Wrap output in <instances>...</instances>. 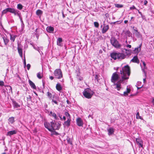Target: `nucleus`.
<instances>
[{"instance_id":"obj_1","label":"nucleus","mask_w":154,"mask_h":154,"mask_svg":"<svg viewBox=\"0 0 154 154\" xmlns=\"http://www.w3.org/2000/svg\"><path fill=\"white\" fill-rule=\"evenodd\" d=\"M130 74V68L128 65L122 67L120 69L119 74L117 72L113 73L111 77V81L114 83V88L119 91L122 88L121 83L128 79Z\"/></svg>"},{"instance_id":"obj_2","label":"nucleus","mask_w":154,"mask_h":154,"mask_svg":"<svg viewBox=\"0 0 154 154\" xmlns=\"http://www.w3.org/2000/svg\"><path fill=\"white\" fill-rule=\"evenodd\" d=\"M44 125L45 128L49 131H52L54 129H59L60 126V124L58 122L55 121H52L50 123L45 122Z\"/></svg>"},{"instance_id":"obj_3","label":"nucleus","mask_w":154,"mask_h":154,"mask_svg":"<svg viewBox=\"0 0 154 154\" xmlns=\"http://www.w3.org/2000/svg\"><path fill=\"white\" fill-rule=\"evenodd\" d=\"M126 56V55L122 53L114 52L111 54V57L114 60L118 59L119 60H122L125 59Z\"/></svg>"},{"instance_id":"obj_4","label":"nucleus","mask_w":154,"mask_h":154,"mask_svg":"<svg viewBox=\"0 0 154 154\" xmlns=\"http://www.w3.org/2000/svg\"><path fill=\"white\" fill-rule=\"evenodd\" d=\"M83 93V95L88 99L91 98L93 94V91L89 88L85 89Z\"/></svg>"},{"instance_id":"obj_5","label":"nucleus","mask_w":154,"mask_h":154,"mask_svg":"<svg viewBox=\"0 0 154 154\" xmlns=\"http://www.w3.org/2000/svg\"><path fill=\"white\" fill-rule=\"evenodd\" d=\"M55 77L58 79H60L63 77V74L60 69H56L54 72Z\"/></svg>"},{"instance_id":"obj_6","label":"nucleus","mask_w":154,"mask_h":154,"mask_svg":"<svg viewBox=\"0 0 154 154\" xmlns=\"http://www.w3.org/2000/svg\"><path fill=\"white\" fill-rule=\"evenodd\" d=\"M111 43L112 45L116 48H119L121 45L119 44L118 42L115 38H112L110 40Z\"/></svg>"},{"instance_id":"obj_7","label":"nucleus","mask_w":154,"mask_h":154,"mask_svg":"<svg viewBox=\"0 0 154 154\" xmlns=\"http://www.w3.org/2000/svg\"><path fill=\"white\" fill-rule=\"evenodd\" d=\"M10 13L13 14L14 15H17L20 18V13L19 11L13 8H11Z\"/></svg>"},{"instance_id":"obj_8","label":"nucleus","mask_w":154,"mask_h":154,"mask_svg":"<svg viewBox=\"0 0 154 154\" xmlns=\"http://www.w3.org/2000/svg\"><path fill=\"white\" fill-rule=\"evenodd\" d=\"M76 122L77 125L79 126H82L83 125V122L81 119L80 118H79L77 119Z\"/></svg>"},{"instance_id":"obj_9","label":"nucleus","mask_w":154,"mask_h":154,"mask_svg":"<svg viewBox=\"0 0 154 154\" xmlns=\"http://www.w3.org/2000/svg\"><path fill=\"white\" fill-rule=\"evenodd\" d=\"M47 31L50 33H52L54 31V28L51 26H48L46 28Z\"/></svg>"},{"instance_id":"obj_10","label":"nucleus","mask_w":154,"mask_h":154,"mask_svg":"<svg viewBox=\"0 0 154 154\" xmlns=\"http://www.w3.org/2000/svg\"><path fill=\"white\" fill-rule=\"evenodd\" d=\"M136 141L137 143L139 145L140 147L143 146V142L141 139L138 138L136 139Z\"/></svg>"},{"instance_id":"obj_11","label":"nucleus","mask_w":154,"mask_h":154,"mask_svg":"<svg viewBox=\"0 0 154 154\" xmlns=\"http://www.w3.org/2000/svg\"><path fill=\"white\" fill-rule=\"evenodd\" d=\"M131 61L133 62L136 63H139V61L138 60L137 56H134L133 59L131 60Z\"/></svg>"},{"instance_id":"obj_12","label":"nucleus","mask_w":154,"mask_h":154,"mask_svg":"<svg viewBox=\"0 0 154 154\" xmlns=\"http://www.w3.org/2000/svg\"><path fill=\"white\" fill-rule=\"evenodd\" d=\"M11 8H8L3 10L2 12V15L5 14L8 12H11Z\"/></svg>"},{"instance_id":"obj_13","label":"nucleus","mask_w":154,"mask_h":154,"mask_svg":"<svg viewBox=\"0 0 154 154\" xmlns=\"http://www.w3.org/2000/svg\"><path fill=\"white\" fill-rule=\"evenodd\" d=\"M13 103L14 107L15 109L18 108L20 106L15 101H13Z\"/></svg>"},{"instance_id":"obj_14","label":"nucleus","mask_w":154,"mask_h":154,"mask_svg":"<svg viewBox=\"0 0 154 154\" xmlns=\"http://www.w3.org/2000/svg\"><path fill=\"white\" fill-rule=\"evenodd\" d=\"M62 42V39L61 38H58L57 41V44L59 46H62V44L61 43Z\"/></svg>"},{"instance_id":"obj_15","label":"nucleus","mask_w":154,"mask_h":154,"mask_svg":"<svg viewBox=\"0 0 154 154\" xmlns=\"http://www.w3.org/2000/svg\"><path fill=\"white\" fill-rule=\"evenodd\" d=\"M130 91L131 89L130 88H128V87H127L126 91L124 92V94H122V95H123L125 96H126L128 95V94L130 93Z\"/></svg>"},{"instance_id":"obj_16","label":"nucleus","mask_w":154,"mask_h":154,"mask_svg":"<svg viewBox=\"0 0 154 154\" xmlns=\"http://www.w3.org/2000/svg\"><path fill=\"white\" fill-rule=\"evenodd\" d=\"M29 82L30 86L32 88L34 89L36 88V86L33 82L30 80H29Z\"/></svg>"},{"instance_id":"obj_17","label":"nucleus","mask_w":154,"mask_h":154,"mask_svg":"<svg viewBox=\"0 0 154 154\" xmlns=\"http://www.w3.org/2000/svg\"><path fill=\"white\" fill-rule=\"evenodd\" d=\"M49 115L54 117L55 119H57V116L56 114L54 112H53L52 111H50Z\"/></svg>"},{"instance_id":"obj_18","label":"nucleus","mask_w":154,"mask_h":154,"mask_svg":"<svg viewBox=\"0 0 154 154\" xmlns=\"http://www.w3.org/2000/svg\"><path fill=\"white\" fill-rule=\"evenodd\" d=\"M108 134L109 135L112 134L114 132V129L110 128L108 129Z\"/></svg>"},{"instance_id":"obj_19","label":"nucleus","mask_w":154,"mask_h":154,"mask_svg":"<svg viewBox=\"0 0 154 154\" xmlns=\"http://www.w3.org/2000/svg\"><path fill=\"white\" fill-rule=\"evenodd\" d=\"M17 133V131L15 130H13L9 131L8 133V135L11 136L14 134H15Z\"/></svg>"},{"instance_id":"obj_20","label":"nucleus","mask_w":154,"mask_h":154,"mask_svg":"<svg viewBox=\"0 0 154 154\" xmlns=\"http://www.w3.org/2000/svg\"><path fill=\"white\" fill-rule=\"evenodd\" d=\"M109 28V26L108 25L105 26L103 27V28L102 32L103 33H105L106 31L108 30Z\"/></svg>"},{"instance_id":"obj_21","label":"nucleus","mask_w":154,"mask_h":154,"mask_svg":"<svg viewBox=\"0 0 154 154\" xmlns=\"http://www.w3.org/2000/svg\"><path fill=\"white\" fill-rule=\"evenodd\" d=\"M70 121L71 119H67V120L64 122V125L68 127L70 125Z\"/></svg>"},{"instance_id":"obj_22","label":"nucleus","mask_w":154,"mask_h":154,"mask_svg":"<svg viewBox=\"0 0 154 154\" xmlns=\"http://www.w3.org/2000/svg\"><path fill=\"white\" fill-rule=\"evenodd\" d=\"M18 52L21 57H22L23 55V50L20 47H18L17 48Z\"/></svg>"},{"instance_id":"obj_23","label":"nucleus","mask_w":154,"mask_h":154,"mask_svg":"<svg viewBox=\"0 0 154 154\" xmlns=\"http://www.w3.org/2000/svg\"><path fill=\"white\" fill-rule=\"evenodd\" d=\"M8 121L9 123L12 124L15 121L14 118L13 117H10L8 119Z\"/></svg>"},{"instance_id":"obj_24","label":"nucleus","mask_w":154,"mask_h":154,"mask_svg":"<svg viewBox=\"0 0 154 154\" xmlns=\"http://www.w3.org/2000/svg\"><path fill=\"white\" fill-rule=\"evenodd\" d=\"M3 38L5 44L6 45L9 41V40L7 39L6 37L4 36Z\"/></svg>"},{"instance_id":"obj_25","label":"nucleus","mask_w":154,"mask_h":154,"mask_svg":"<svg viewBox=\"0 0 154 154\" xmlns=\"http://www.w3.org/2000/svg\"><path fill=\"white\" fill-rule=\"evenodd\" d=\"M141 45H140L139 47L135 48L134 50V51L136 53H138L141 50Z\"/></svg>"},{"instance_id":"obj_26","label":"nucleus","mask_w":154,"mask_h":154,"mask_svg":"<svg viewBox=\"0 0 154 154\" xmlns=\"http://www.w3.org/2000/svg\"><path fill=\"white\" fill-rule=\"evenodd\" d=\"M56 88L57 89L58 91H60L62 89V88L61 87V85L59 83H57L56 85Z\"/></svg>"},{"instance_id":"obj_27","label":"nucleus","mask_w":154,"mask_h":154,"mask_svg":"<svg viewBox=\"0 0 154 154\" xmlns=\"http://www.w3.org/2000/svg\"><path fill=\"white\" fill-rule=\"evenodd\" d=\"M42 13V11L40 10H38L36 11V14L38 16H40Z\"/></svg>"},{"instance_id":"obj_28","label":"nucleus","mask_w":154,"mask_h":154,"mask_svg":"<svg viewBox=\"0 0 154 154\" xmlns=\"http://www.w3.org/2000/svg\"><path fill=\"white\" fill-rule=\"evenodd\" d=\"M37 75L38 78L39 79H41L43 75L42 72H38L37 73Z\"/></svg>"},{"instance_id":"obj_29","label":"nucleus","mask_w":154,"mask_h":154,"mask_svg":"<svg viewBox=\"0 0 154 154\" xmlns=\"http://www.w3.org/2000/svg\"><path fill=\"white\" fill-rule=\"evenodd\" d=\"M10 36L11 40L13 42H14L15 40L16 36L14 35H12L11 34L10 35Z\"/></svg>"},{"instance_id":"obj_30","label":"nucleus","mask_w":154,"mask_h":154,"mask_svg":"<svg viewBox=\"0 0 154 154\" xmlns=\"http://www.w3.org/2000/svg\"><path fill=\"white\" fill-rule=\"evenodd\" d=\"M65 116H66L67 119H71L70 114L67 112H65Z\"/></svg>"},{"instance_id":"obj_31","label":"nucleus","mask_w":154,"mask_h":154,"mask_svg":"<svg viewBox=\"0 0 154 154\" xmlns=\"http://www.w3.org/2000/svg\"><path fill=\"white\" fill-rule=\"evenodd\" d=\"M23 8L22 5L20 4H18L17 5V8L19 10H21Z\"/></svg>"},{"instance_id":"obj_32","label":"nucleus","mask_w":154,"mask_h":154,"mask_svg":"<svg viewBox=\"0 0 154 154\" xmlns=\"http://www.w3.org/2000/svg\"><path fill=\"white\" fill-rule=\"evenodd\" d=\"M56 129H54L52 131H50L51 132V135H57L58 134V133L55 131V130Z\"/></svg>"},{"instance_id":"obj_33","label":"nucleus","mask_w":154,"mask_h":154,"mask_svg":"<svg viewBox=\"0 0 154 154\" xmlns=\"http://www.w3.org/2000/svg\"><path fill=\"white\" fill-rule=\"evenodd\" d=\"M136 118L137 119H143L141 116H139V112H137L136 115Z\"/></svg>"},{"instance_id":"obj_34","label":"nucleus","mask_w":154,"mask_h":154,"mask_svg":"<svg viewBox=\"0 0 154 154\" xmlns=\"http://www.w3.org/2000/svg\"><path fill=\"white\" fill-rule=\"evenodd\" d=\"M115 6L116 7L121 8L123 7V5L120 4H115Z\"/></svg>"},{"instance_id":"obj_35","label":"nucleus","mask_w":154,"mask_h":154,"mask_svg":"<svg viewBox=\"0 0 154 154\" xmlns=\"http://www.w3.org/2000/svg\"><path fill=\"white\" fill-rule=\"evenodd\" d=\"M94 24L95 26L96 27H98L99 26L98 23L97 22H95L94 23Z\"/></svg>"},{"instance_id":"obj_36","label":"nucleus","mask_w":154,"mask_h":154,"mask_svg":"<svg viewBox=\"0 0 154 154\" xmlns=\"http://www.w3.org/2000/svg\"><path fill=\"white\" fill-rule=\"evenodd\" d=\"M47 96L50 98H51L52 96L51 93L49 92H47Z\"/></svg>"},{"instance_id":"obj_37","label":"nucleus","mask_w":154,"mask_h":154,"mask_svg":"<svg viewBox=\"0 0 154 154\" xmlns=\"http://www.w3.org/2000/svg\"><path fill=\"white\" fill-rule=\"evenodd\" d=\"M125 51H126V53L127 54H130V53H131V50H128L127 49H125Z\"/></svg>"},{"instance_id":"obj_38","label":"nucleus","mask_w":154,"mask_h":154,"mask_svg":"<svg viewBox=\"0 0 154 154\" xmlns=\"http://www.w3.org/2000/svg\"><path fill=\"white\" fill-rule=\"evenodd\" d=\"M130 10L136 9V8H135V7L133 5L132 7H130Z\"/></svg>"},{"instance_id":"obj_39","label":"nucleus","mask_w":154,"mask_h":154,"mask_svg":"<svg viewBox=\"0 0 154 154\" xmlns=\"http://www.w3.org/2000/svg\"><path fill=\"white\" fill-rule=\"evenodd\" d=\"M4 83L2 81H0V86H3L4 85Z\"/></svg>"},{"instance_id":"obj_40","label":"nucleus","mask_w":154,"mask_h":154,"mask_svg":"<svg viewBox=\"0 0 154 154\" xmlns=\"http://www.w3.org/2000/svg\"><path fill=\"white\" fill-rule=\"evenodd\" d=\"M27 68L28 70H29L30 67V65L29 64H28L27 65Z\"/></svg>"},{"instance_id":"obj_41","label":"nucleus","mask_w":154,"mask_h":154,"mask_svg":"<svg viewBox=\"0 0 154 154\" xmlns=\"http://www.w3.org/2000/svg\"><path fill=\"white\" fill-rule=\"evenodd\" d=\"M52 102L56 104L57 105L58 104V102L56 100H52Z\"/></svg>"},{"instance_id":"obj_42","label":"nucleus","mask_w":154,"mask_h":154,"mask_svg":"<svg viewBox=\"0 0 154 154\" xmlns=\"http://www.w3.org/2000/svg\"><path fill=\"white\" fill-rule=\"evenodd\" d=\"M126 33L128 34V36L130 37L131 36V33L130 31H127L126 32Z\"/></svg>"},{"instance_id":"obj_43","label":"nucleus","mask_w":154,"mask_h":154,"mask_svg":"<svg viewBox=\"0 0 154 154\" xmlns=\"http://www.w3.org/2000/svg\"><path fill=\"white\" fill-rule=\"evenodd\" d=\"M126 47L127 48H131V46L130 45H126Z\"/></svg>"},{"instance_id":"obj_44","label":"nucleus","mask_w":154,"mask_h":154,"mask_svg":"<svg viewBox=\"0 0 154 154\" xmlns=\"http://www.w3.org/2000/svg\"><path fill=\"white\" fill-rule=\"evenodd\" d=\"M143 65L144 67V69H146V64L145 63V62H143Z\"/></svg>"},{"instance_id":"obj_45","label":"nucleus","mask_w":154,"mask_h":154,"mask_svg":"<svg viewBox=\"0 0 154 154\" xmlns=\"http://www.w3.org/2000/svg\"><path fill=\"white\" fill-rule=\"evenodd\" d=\"M152 103L153 105H154V97L152 98Z\"/></svg>"},{"instance_id":"obj_46","label":"nucleus","mask_w":154,"mask_h":154,"mask_svg":"<svg viewBox=\"0 0 154 154\" xmlns=\"http://www.w3.org/2000/svg\"><path fill=\"white\" fill-rule=\"evenodd\" d=\"M50 79L51 80H53L54 79V77L52 76H50L49 77Z\"/></svg>"},{"instance_id":"obj_47","label":"nucleus","mask_w":154,"mask_h":154,"mask_svg":"<svg viewBox=\"0 0 154 154\" xmlns=\"http://www.w3.org/2000/svg\"><path fill=\"white\" fill-rule=\"evenodd\" d=\"M147 1H146V0H145V1H144V5H146L147 4Z\"/></svg>"},{"instance_id":"obj_48","label":"nucleus","mask_w":154,"mask_h":154,"mask_svg":"<svg viewBox=\"0 0 154 154\" xmlns=\"http://www.w3.org/2000/svg\"><path fill=\"white\" fill-rule=\"evenodd\" d=\"M141 83V82H137V85L138 86H140V85Z\"/></svg>"},{"instance_id":"obj_49","label":"nucleus","mask_w":154,"mask_h":154,"mask_svg":"<svg viewBox=\"0 0 154 154\" xmlns=\"http://www.w3.org/2000/svg\"><path fill=\"white\" fill-rule=\"evenodd\" d=\"M24 66L25 67L26 66V61L25 60H24Z\"/></svg>"},{"instance_id":"obj_50","label":"nucleus","mask_w":154,"mask_h":154,"mask_svg":"<svg viewBox=\"0 0 154 154\" xmlns=\"http://www.w3.org/2000/svg\"><path fill=\"white\" fill-rule=\"evenodd\" d=\"M66 117L65 116H63V119L64 120H65L66 119Z\"/></svg>"},{"instance_id":"obj_51","label":"nucleus","mask_w":154,"mask_h":154,"mask_svg":"<svg viewBox=\"0 0 154 154\" xmlns=\"http://www.w3.org/2000/svg\"><path fill=\"white\" fill-rule=\"evenodd\" d=\"M135 31L136 32V34L137 35L139 34V33L137 32V30H135Z\"/></svg>"},{"instance_id":"obj_52","label":"nucleus","mask_w":154,"mask_h":154,"mask_svg":"<svg viewBox=\"0 0 154 154\" xmlns=\"http://www.w3.org/2000/svg\"><path fill=\"white\" fill-rule=\"evenodd\" d=\"M143 86V85H142V86H140V87H137V89H139L140 88H141Z\"/></svg>"},{"instance_id":"obj_53","label":"nucleus","mask_w":154,"mask_h":154,"mask_svg":"<svg viewBox=\"0 0 154 154\" xmlns=\"http://www.w3.org/2000/svg\"><path fill=\"white\" fill-rule=\"evenodd\" d=\"M128 22V20H125L124 21V23H127Z\"/></svg>"},{"instance_id":"obj_54","label":"nucleus","mask_w":154,"mask_h":154,"mask_svg":"<svg viewBox=\"0 0 154 154\" xmlns=\"http://www.w3.org/2000/svg\"><path fill=\"white\" fill-rule=\"evenodd\" d=\"M143 81L145 83V82L146 81V79H143Z\"/></svg>"},{"instance_id":"obj_55","label":"nucleus","mask_w":154,"mask_h":154,"mask_svg":"<svg viewBox=\"0 0 154 154\" xmlns=\"http://www.w3.org/2000/svg\"><path fill=\"white\" fill-rule=\"evenodd\" d=\"M138 13L139 14H141V12H140L139 10H138Z\"/></svg>"},{"instance_id":"obj_56","label":"nucleus","mask_w":154,"mask_h":154,"mask_svg":"<svg viewBox=\"0 0 154 154\" xmlns=\"http://www.w3.org/2000/svg\"><path fill=\"white\" fill-rule=\"evenodd\" d=\"M2 154H6L5 152L3 153Z\"/></svg>"},{"instance_id":"obj_57","label":"nucleus","mask_w":154,"mask_h":154,"mask_svg":"<svg viewBox=\"0 0 154 154\" xmlns=\"http://www.w3.org/2000/svg\"><path fill=\"white\" fill-rule=\"evenodd\" d=\"M60 118L61 119H62V118H61V117H60Z\"/></svg>"},{"instance_id":"obj_58","label":"nucleus","mask_w":154,"mask_h":154,"mask_svg":"<svg viewBox=\"0 0 154 154\" xmlns=\"http://www.w3.org/2000/svg\"><path fill=\"white\" fill-rule=\"evenodd\" d=\"M133 18V17H132L131 18V19H132Z\"/></svg>"},{"instance_id":"obj_59","label":"nucleus","mask_w":154,"mask_h":154,"mask_svg":"<svg viewBox=\"0 0 154 154\" xmlns=\"http://www.w3.org/2000/svg\"><path fill=\"white\" fill-rule=\"evenodd\" d=\"M67 103H68V102H69L68 100L67 101Z\"/></svg>"},{"instance_id":"obj_60","label":"nucleus","mask_w":154,"mask_h":154,"mask_svg":"<svg viewBox=\"0 0 154 154\" xmlns=\"http://www.w3.org/2000/svg\"><path fill=\"white\" fill-rule=\"evenodd\" d=\"M126 43H127V41L126 40Z\"/></svg>"}]
</instances>
